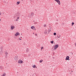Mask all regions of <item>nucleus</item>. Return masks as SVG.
<instances>
[{"instance_id":"23","label":"nucleus","mask_w":76,"mask_h":76,"mask_svg":"<svg viewBox=\"0 0 76 76\" xmlns=\"http://www.w3.org/2000/svg\"><path fill=\"white\" fill-rule=\"evenodd\" d=\"M47 32H45V34H47Z\"/></svg>"},{"instance_id":"14","label":"nucleus","mask_w":76,"mask_h":76,"mask_svg":"<svg viewBox=\"0 0 76 76\" xmlns=\"http://www.w3.org/2000/svg\"><path fill=\"white\" fill-rule=\"evenodd\" d=\"M35 66H36V65H34V66H32V67L33 68H35Z\"/></svg>"},{"instance_id":"21","label":"nucleus","mask_w":76,"mask_h":76,"mask_svg":"<svg viewBox=\"0 0 76 76\" xmlns=\"http://www.w3.org/2000/svg\"><path fill=\"white\" fill-rule=\"evenodd\" d=\"M74 24H75V23H74L73 22L72 23V26H73Z\"/></svg>"},{"instance_id":"19","label":"nucleus","mask_w":76,"mask_h":76,"mask_svg":"<svg viewBox=\"0 0 76 76\" xmlns=\"http://www.w3.org/2000/svg\"><path fill=\"white\" fill-rule=\"evenodd\" d=\"M50 31H51V29H49L48 30V33H50Z\"/></svg>"},{"instance_id":"36","label":"nucleus","mask_w":76,"mask_h":76,"mask_svg":"<svg viewBox=\"0 0 76 76\" xmlns=\"http://www.w3.org/2000/svg\"><path fill=\"white\" fill-rule=\"evenodd\" d=\"M22 34H21V35H22Z\"/></svg>"},{"instance_id":"16","label":"nucleus","mask_w":76,"mask_h":76,"mask_svg":"<svg viewBox=\"0 0 76 76\" xmlns=\"http://www.w3.org/2000/svg\"><path fill=\"white\" fill-rule=\"evenodd\" d=\"M20 1H19V2H17V4L18 5L19 4V3H20Z\"/></svg>"},{"instance_id":"2","label":"nucleus","mask_w":76,"mask_h":76,"mask_svg":"<svg viewBox=\"0 0 76 76\" xmlns=\"http://www.w3.org/2000/svg\"><path fill=\"white\" fill-rule=\"evenodd\" d=\"M18 63H20L21 64H22V63H23V61L20 60L18 61Z\"/></svg>"},{"instance_id":"5","label":"nucleus","mask_w":76,"mask_h":76,"mask_svg":"<svg viewBox=\"0 0 76 76\" xmlns=\"http://www.w3.org/2000/svg\"><path fill=\"white\" fill-rule=\"evenodd\" d=\"M31 29H33V30H35L36 29L35 28V27H34V26H32L31 27Z\"/></svg>"},{"instance_id":"34","label":"nucleus","mask_w":76,"mask_h":76,"mask_svg":"<svg viewBox=\"0 0 76 76\" xmlns=\"http://www.w3.org/2000/svg\"><path fill=\"white\" fill-rule=\"evenodd\" d=\"M57 21H58V20H56Z\"/></svg>"},{"instance_id":"29","label":"nucleus","mask_w":76,"mask_h":76,"mask_svg":"<svg viewBox=\"0 0 76 76\" xmlns=\"http://www.w3.org/2000/svg\"><path fill=\"white\" fill-rule=\"evenodd\" d=\"M43 47H42V48H41V49H43Z\"/></svg>"},{"instance_id":"33","label":"nucleus","mask_w":76,"mask_h":76,"mask_svg":"<svg viewBox=\"0 0 76 76\" xmlns=\"http://www.w3.org/2000/svg\"><path fill=\"white\" fill-rule=\"evenodd\" d=\"M0 21H1V19H0Z\"/></svg>"},{"instance_id":"35","label":"nucleus","mask_w":76,"mask_h":76,"mask_svg":"<svg viewBox=\"0 0 76 76\" xmlns=\"http://www.w3.org/2000/svg\"><path fill=\"white\" fill-rule=\"evenodd\" d=\"M22 0V1H23V0Z\"/></svg>"},{"instance_id":"17","label":"nucleus","mask_w":76,"mask_h":76,"mask_svg":"<svg viewBox=\"0 0 76 76\" xmlns=\"http://www.w3.org/2000/svg\"><path fill=\"white\" fill-rule=\"evenodd\" d=\"M42 61H43V60H40L39 61V62L40 63H42Z\"/></svg>"},{"instance_id":"31","label":"nucleus","mask_w":76,"mask_h":76,"mask_svg":"<svg viewBox=\"0 0 76 76\" xmlns=\"http://www.w3.org/2000/svg\"><path fill=\"white\" fill-rule=\"evenodd\" d=\"M19 39H20V40H21V39H20V38H19Z\"/></svg>"},{"instance_id":"10","label":"nucleus","mask_w":76,"mask_h":76,"mask_svg":"<svg viewBox=\"0 0 76 76\" xmlns=\"http://www.w3.org/2000/svg\"><path fill=\"white\" fill-rule=\"evenodd\" d=\"M31 17H32L34 15V13L31 12Z\"/></svg>"},{"instance_id":"18","label":"nucleus","mask_w":76,"mask_h":76,"mask_svg":"<svg viewBox=\"0 0 76 76\" xmlns=\"http://www.w3.org/2000/svg\"><path fill=\"white\" fill-rule=\"evenodd\" d=\"M54 35H56V33H53Z\"/></svg>"},{"instance_id":"12","label":"nucleus","mask_w":76,"mask_h":76,"mask_svg":"<svg viewBox=\"0 0 76 76\" xmlns=\"http://www.w3.org/2000/svg\"><path fill=\"white\" fill-rule=\"evenodd\" d=\"M61 35L60 34H58V36H57V37L58 38H60Z\"/></svg>"},{"instance_id":"20","label":"nucleus","mask_w":76,"mask_h":76,"mask_svg":"<svg viewBox=\"0 0 76 76\" xmlns=\"http://www.w3.org/2000/svg\"><path fill=\"white\" fill-rule=\"evenodd\" d=\"M44 27H46V26H47V25H46V24H44Z\"/></svg>"},{"instance_id":"40","label":"nucleus","mask_w":76,"mask_h":76,"mask_svg":"<svg viewBox=\"0 0 76 76\" xmlns=\"http://www.w3.org/2000/svg\"><path fill=\"white\" fill-rule=\"evenodd\" d=\"M34 22H35V21H34Z\"/></svg>"},{"instance_id":"24","label":"nucleus","mask_w":76,"mask_h":76,"mask_svg":"<svg viewBox=\"0 0 76 76\" xmlns=\"http://www.w3.org/2000/svg\"><path fill=\"white\" fill-rule=\"evenodd\" d=\"M1 15V12H0V15Z\"/></svg>"},{"instance_id":"7","label":"nucleus","mask_w":76,"mask_h":76,"mask_svg":"<svg viewBox=\"0 0 76 76\" xmlns=\"http://www.w3.org/2000/svg\"><path fill=\"white\" fill-rule=\"evenodd\" d=\"M14 59L15 60H18V56H15L14 57Z\"/></svg>"},{"instance_id":"26","label":"nucleus","mask_w":76,"mask_h":76,"mask_svg":"<svg viewBox=\"0 0 76 76\" xmlns=\"http://www.w3.org/2000/svg\"><path fill=\"white\" fill-rule=\"evenodd\" d=\"M35 35L36 36H37V34H35Z\"/></svg>"},{"instance_id":"13","label":"nucleus","mask_w":76,"mask_h":76,"mask_svg":"<svg viewBox=\"0 0 76 76\" xmlns=\"http://www.w3.org/2000/svg\"><path fill=\"white\" fill-rule=\"evenodd\" d=\"M3 76H6V73H4V74L2 75Z\"/></svg>"},{"instance_id":"25","label":"nucleus","mask_w":76,"mask_h":76,"mask_svg":"<svg viewBox=\"0 0 76 76\" xmlns=\"http://www.w3.org/2000/svg\"><path fill=\"white\" fill-rule=\"evenodd\" d=\"M17 19H19V17H18V18H17Z\"/></svg>"},{"instance_id":"15","label":"nucleus","mask_w":76,"mask_h":76,"mask_svg":"<svg viewBox=\"0 0 76 76\" xmlns=\"http://www.w3.org/2000/svg\"><path fill=\"white\" fill-rule=\"evenodd\" d=\"M53 42H54V41H51L50 42V43H51V44H53Z\"/></svg>"},{"instance_id":"4","label":"nucleus","mask_w":76,"mask_h":76,"mask_svg":"<svg viewBox=\"0 0 76 76\" xmlns=\"http://www.w3.org/2000/svg\"><path fill=\"white\" fill-rule=\"evenodd\" d=\"M65 60H70V59H69V56H67Z\"/></svg>"},{"instance_id":"27","label":"nucleus","mask_w":76,"mask_h":76,"mask_svg":"<svg viewBox=\"0 0 76 76\" xmlns=\"http://www.w3.org/2000/svg\"><path fill=\"white\" fill-rule=\"evenodd\" d=\"M18 19H16V21H18Z\"/></svg>"},{"instance_id":"28","label":"nucleus","mask_w":76,"mask_h":76,"mask_svg":"<svg viewBox=\"0 0 76 76\" xmlns=\"http://www.w3.org/2000/svg\"><path fill=\"white\" fill-rule=\"evenodd\" d=\"M55 1H57L58 0H54Z\"/></svg>"},{"instance_id":"8","label":"nucleus","mask_w":76,"mask_h":76,"mask_svg":"<svg viewBox=\"0 0 76 76\" xmlns=\"http://www.w3.org/2000/svg\"><path fill=\"white\" fill-rule=\"evenodd\" d=\"M14 28H15V26H12L11 27V29H12V30H13V29H14Z\"/></svg>"},{"instance_id":"37","label":"nucleus","mask_w":76,"mask_h":76,"mask_svg":"<svg viewBox=\"0 0 76 76\" xmlns=\"http://www.w3.org/2000/svg\"><path fill=\"white\" fill-rule=\"evenodd\" d=\"M72 72H73V71H72Z\"/></svg>"},{"instance_id":"39","label":"nucleus","mask_w":76,"mask_h":76,"mask_svg":"<svg viewBox=\"0 0 76 76\" xmlns=\"http://www.w3.org/2000/svg\"><path fill=\"white\" fill-rule=\"evenodd\" d=\"M72 54H73V53H72Z\"/></svg>"},{"instance_id":"32","label":"nucleus","mask_w":76,"mask_h":76,"mask_svg":"<svg viewBox=\"0 0 76 76\" xmlns=\"http://www.w3.org/2000/svg\"><path fill=\"white\" fill-rule=\"evenodd\" d=\"M59 1V0H58L57 1H56V2H57V1Z\"/></svg>"},{"instance_id":"38","label":"nucleus","mask_w":76,"mask_h":76,"mask_svg":"<svg viewBox=\"0 0 76 76\" xmlns=\"http://www.w3.org/2000/svg\"><path fill=\"white\" fill-rule=\"evenodd\" d=\"M21 38H22V37H21Z\"/></svg>"},{"instance_id":"1","label":"nucleus","mask_w":76,"mask_h":76,"mask_svg":"<svg viewBox=\"0 0 76 76\" xmlns=\"http://www.w3.org/2000/svg\"><path fill=\"white\" fill-rule=\"evenodd\" d=\"M58 47V45H55L54 46V50H56V49H57V48Z\"/></svg>"},{"instance_id":"30","label":"nucleus","mask_w":76,"mask_h":76,"mask_svg":"<svg viewBox=\"0 0 76 76\" xmlns=\"http://www.w3.org/2000/svg\"><path fill=\"white\" fill-rule=\"evenodd\" d=\"M33 34H34L35 33H33Z\"/></svg>"},{"instance_id":"6","label":"nucleus","mask_w":76,"mask_h":76,"mask_svg":"<svg viewBox=\"0 0 76 76\" xmlns=\"http://www.w3.org/2000/svg\"><path fill=\"white\" fill-rule=\"evenodd\" d=\"M20 35V34L18 32V33H16L15 34V35L16 36H18V35Z\"/></svg>"},{"instance_id":"11","label":"nucleus","mask_w":76,"mask_h":76,"mask_svg":"<svg viewBox=\"0 0 76 76\" xmlns=\"http://www.w3.org/2000/svg\"><path fill=\"white\" fill-rule=\"evenodd\" d=\"M26 51L27 53H28V52H29V49L28 48H27Z\"/></svg>"},{"instance_id":"3","label":"nucleus","mask_w":76,"mask_h":76,"mask_svg":"<svg viewBox=\"0 0 76 76\" xmlns=\"http://www.w3.org/2000/svg\"><path fill=\"white\" fill-rule=\"evenodd\" d=\"M15 16L16 17H18L20 16V13H18L17 14H15Z\"/></svg>"},{"instance_id":"22","label":"nucleus","mask_w":76,"mask_h":76,"mask_svg":"<svg viewBox=\"0 0 76 76\" xmlns=\"http://www.w3.org/2000/svg\"><path fill=\"white\" fill-rule=\"evenodd\" d=\"M5 54H6V55L8 54V53H7V52H6L5 53Z\"/></svg>"},{"instance_id":"9","label":"nucleus","mask_w":76,"mask_h":76,"mask_svg":"<svg viewBox=\"0 0 76 76\" xmlns=\"http://www.w3.org/2000/svg\"><path fill=\"white\" fill-rule=\"evenodd\" d=\"M58 3V4L59 5H60V0H59V1H58L57 2Z\"/></svg>"}]
</instances>
